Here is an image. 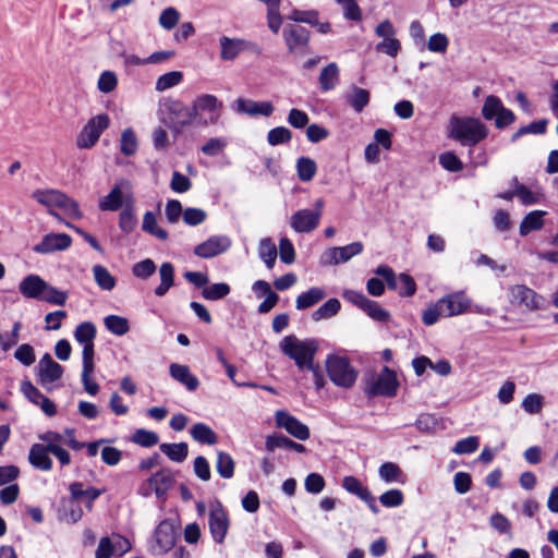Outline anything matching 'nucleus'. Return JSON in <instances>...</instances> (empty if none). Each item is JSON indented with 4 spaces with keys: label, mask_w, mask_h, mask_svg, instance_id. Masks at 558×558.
Masks as SVG:
<instances>
[{
    "label": "nucleus",
    "mask_w": 558,
    "mask_h": 558,
    "mask_svg": "<svg viewBox=\"0 0 558 558\" xmlns=\"http://www.w3.org/2000/svg\"><path fill=\"white\" fill-rule=\"evenodd\" d=\"M508 292L510 303L515 306H523L529 311H536L544 304V298L524 284L511 286Z\"/></svg>",
    "instance_id": "13"
},
{
    "label": "nucleus",
    "mask_w": 558,
    "mask_h": 558,
    "mask_svg": "<svg viewBox=\"0 0 558 558\" xmlns=\"http://www.w3.org/2000/svg\"><path fill=\"white\" fill-rule=\"evenodd\" d=\"M132 441L144 448H150L158 444L157 433L144 428L136 429L132 436Z\"/></svg>",
    "instance_id": "51"
},
{
    "label": "nucleus",
    "mask_w": 558,
    "mask_h": 558,
    "mask_svg": "<svg viewBox=\"0 0 558 558\" xmlns=\"http://www.w3.org/2000/svg\"><path fill=\"white\" fill-rule=\"evenodd\" d=\"M379 502L387 508H396L403 504L404 497L400 489H389L378 498Z\"/></svg>",
    "instance_id": "58"
},
{
    "label": "nucleus",
    "mask_w": 558,
    "mask_h": 558,
    "mask_svg": "<svg viewBox=\"0 0 558 558\" xmlns=\"http://www.w3.org/2000/svg\"><path fill=\"white\" fill-rule=\"evenodd\" d=\"M480 447V438L477 436H470L457 441L452 448L456 454H469L475 452Z\"/></svg>",
    "instance_id": "55"
},
{
    "label": "nucleus",
    "mask_w": 558,
    "mask_h": 558,
    "mask_svg": "<svg viewBox=\"0 0 558 558\" xmlns=\"http://www.w3.org/2000/svg\"><path fill=\"white\" fill-rule=\"evenodd\" d=\"M363 243L357 241L344 246L327 248L320 255L319 264L323 266L344 264L352 257L361 254L363 252Z\"/></svg>",
    "instance_id": "12"
},
{
    "label": "nucleus",
    "mask_w": 558,
    "mask_h": 558,
    "mask_svg": "<svg viewBox=\"0 0 558 558\" xmlns=\"http://www.w3.org/2000/svg\"><path fill=\"white\" fill-rule=\"evenodd\" d=\"M329 379L338 387L351 388L357 378V372L345 356L329 354L326 360Z\"/></svg>",
    "instance_id": "4"
},
{
    "label": "nucleus",
    "mask_w": 558,
    "mask_h": 558,
    "mask_svg": "<svg viewBox=\"0 0 558 558\" xmlns=\"http://www.w3.org/2000/svg\"><path fill=\"white\" fill-rule=\"evenodd\" d=\"M47 282L38 275H27L19 284L20 293L27 299L41 300Z\"/></svg>",
    "instance_id": "22"
},
{
    "label": "nucleus",
    "mask_w": 558,
    "mask_h": 558,
    "mask_svg": "<svg viewBox=\"0 0 558 558\" xmlns=\"http://www.w3.org/2000/svg\"><path fill=\"white\" fill-rule=\"evenodd\" d=\"M94 279L97 286L105 291H111L116 284V278L109 272V270L101 265H95L93 267Z\"/></svg>",
    "instance_id": "42"
},
{
    "label": "nucleus",
    "mask_w": 558,
    "mask_h": 558,
    "mask_svg": "<svg viewBox=\"0 0 558 558\" xmlns=\"http://www.w3.org/2000/svg\"><path fill=\"white\" fill-rule=\"evenodd\" d=\"M324 201L317 198L313 209H299L290 218L291 228L298 233H310L314 231L323 215Z\"/></svg>",
    "instance_id": "6"
},
{
    "label": "nucleus",
    "mask_w": 558,
    "mask_h": 558,
    "mask_svg": "<svg viewBox=\"0 0 558 558\" xmlns=\"http://www.w3.org/2000/svg\"><path fill=\"white\" fill-rule=\"evenodd\" d=\"M378 475L385 483H401L405 482V474L400 466L395 462H384L378 469Z\"/></svg>",
    "instance_id": "32"
},
{
    "label": "nucleus",
    "mask_w": 558,
    "mask_h": 558,
    "mask_svg": "<svg viewBox=\"0 0 558 558\" xmlns=\"http://www.w3.org/2000/svg\"><path fill=\"white\" fill-rule=\"evenodd\" d=\"M182 80L183 73L181 71L167 72L158 77L155 88L158 92H165L180 84Z\"/></svg>",
    "instance_id": "48"
},
{
    "label": "nucleus",
    "mask_w": 558,
    "mask_h": 558,
    "mask_svg": "<svg viewBox=\"0 0 558 558\" xmlns=\"http://www.w3.org/2000/svg\"><path fill=\"white\" fill-rule=\"evenodd\" d=\"M110 119L107 113L93 117L76 137V146L89 149L98 142L101 133L109 126Z\"/></svg>",
    "instance_id": "8"
},
{
    "label": "nucleus",
    "mask_w": 558,
    "mask_h": 558,
    "mask_svg": "<svg viewBox=\"0 0 558 558\" xmlns=\"http://www.w3.org/2000/svg\"><path fill=\"white\" fill-rule=\"evenodd\" d=\"M72 244V238L66 233H49L36 244L33 250L39 254H49L57 251H65Z\"/></svg>",
    "instance_id": "20"
},
{
    "label": "nucleus",
    "mask_w": 558,
    "mask_h": 558,
    "mask_svg": "<svg viewBox=\"0 0 558 558\" xmlns=\"http://www.w3.org/2000/svg\"><path fill=\"white\" fill-rule=\"evenodd\" d=\"M179 19L180 13L178 12V10L173 7H169L160 13L159 25L162 28L170 31L178 24Z\"/></svg>",
    "instance_id": "63"
},
{
    "label": "nucleus",
    "mask_w": 558,
    "mask_h": 558,
    "mask_svg": "<svg viewBox=\"0 0 558 558\" xmlns=\"http://www.w3.org/2000/svg\"><path fill=\"white\" fill-rule=\"evenodd\" d=\"M362 311L365 312L373 320L378 323H387L390 318L389 312L380 307V305L373 300H369L365 308Z\"/></svg>",
    "instance_id": "56"
},
{
    "label": "nucleus",
    "mask_w": 558,
    "mask_h": 558,
    "mask_svg": "<svg viewBox=\"0 0 558 558\" xmlns=\"http://www.w3.org/2000/svg\"><path fill=\"white\" fill-rule=\"evenodd\" d=\"M340 308V301L336 298H331L312 313V319L314 322L329 319L336 316L339 313Z\"/></svg>",
    "instance_id": "37"
},
{
    "label": "nucleus",
    "mask_w": 558,
    "mask_h": 558,
    "mask_svg": "<svg viewBox=\"0 0 558 558\" xmlns=\"http://www.w3.org/2000/svg\"><path fill=\"white\" fill-rule=\"evenodd\" d=\"M219 45L220 59L223 61H233L244 51H250L255 54L262 53V48L258 44L243 38L221 36L219 38Z\"/></svg>",
    "instance_id": "9"
},
{
    "label": "nucleus",
    "mask_w": 558,
    "mask_h": 558,
    "mask_svg": "<svg viewBox=\"0 0 558 558\" xmlns=\"http://www.w3.org/2000/svg\"><path fill=\"white\" fill-rule=\"evenodd\" d=\"M342 487L350 494L356 496L364 501L373 513L379 512L376 498L373 496L371 490L362 484V482L352 475L344 476L342 478Z\"/></svg>",
    "instance_id": "18"
},
{
    "label": "nucleus",
    "mask_w": 558,
    "mask_h": 558,
    "mask_svg": "<svg viewBox=\"0 0 558 558\" xmlns=\"http://www.w3.org/2000/svg\"><path fill=\"white\" fill-rule=\"evenodd\" d=\"M336 2L342 5L343 15L349 21H361L362 11L355 0H336Z\"/></svg>",
    "instance_id": "61"
},
{
    "label": "nucleus",
    "mask_w": 558,
    "mask_h": 558,
    "mask_svg": "<svg viewBox=\"0 0 558 558\" xmlns=\"http://www.w3.org/2000/svg\"><path fill=\"white\" fill-rule=\"evenodd\" d=\"M69 490L71 494L70 504L84 502L89 509L93 502L104 493V489H98L93 486L84 487L81 482L70 484Z\"/></svg>",
    "instance_id": "23"
},
{
    "label": "nucleus",
    "mask_w": 558,
    "mask_h": 558,
    "mask_svg": "<svg viewBox=\"0 0 558 558\" xmlns=\"http://www.w3.org/2000/svg\"><path fill=\"white\" fill-rule=\"evenodd\" d=\"M120 150L125 156H132L137 150V138L132 129H125L121 134Z\"/></svg>",
    "instance_id": "53"
},
{
    "label": "nucleus",
    "mask_w": 558,
    "mask_h": 558,
    "mask_svg": "<svg viewBox=\"0 0 558 558\" xmlns=\"http://www.w3.org/2000/svg\"><path fill=\"white\" fill-rule=\"evenodd\" d=\"M231 291V288L226 282H217L210 286H206L202 290V296L207 301H218L226 298Z\"/></svg>",
    "instance_id": "46"
},
{
    "label": "nucleus",
    "mask_w": 558,
    "mask_h": 558,
    "mask_svg": "<svg viewBox=\"0 0 558 558\" xmlns=\"http://www.w3.org/2000/svg\"><path fill=\"white\" fill-rule=\"evenodd\" d=\"M63 372V366L57 363L49 353L41 356L36 367L37 379L41 386L59 380Z\"/></svg>",
    "instance_id": "17"
},
{
    "label": "nucleus",
    "mask_w": 558,
    "mask_h": 558,
    "mask_svg": "<svg viewBox=\"0 0 558 558\" xmlns=\"http://www.w3.org/2000/svg\"><path fill=\"white\" fill-rule=\"evenodd\" d=\"M137 225L136 199L134 195H129L128 204L119 214V228L124 234H130L136 229Z\"/></svg>",
    "instance_id": "24"
},
{
    "label": "nucleus",
    "mask_w": 558,
    "mask_h": 558,
    "mask_svg": "<svg viewBox=\"0 0 558 558\" xmlns=\"http://www.w3.org/2000/svg\"><path fill=\"white\" fill-rule=\"evenodd\" d=\"M160 284L155 288L154 293L157 296H163L174 284V267L171 263H162L159 268Z\"/></svg>",
    "instance_id": "31"
},
{
    "label": "nucleus",
    "mask_w": 558,
    "mask_h": 558,
    "mask_svg": "<svg viewBox=\"0 0 558 558\" xmlns=\"http://www.w3.org/2000/svg\"><path fill=\"white\" fill-rule=\"evenodd\" d=\"M129 195H134L129 180L121 179L111 187L110 192L101 197L98 207L101 211H117L128 204Z\"/></svg>",
    "instance_id": "7"
},
{
    "label": "nucleus",
    "mask_w": 558,
    "mask_h": 558,
    "mask_svg": "<svg viewBox=\"0 0 558 558\" xmlns=\"http://www.w3.org/2000/svg\"><path fill=\"white\" fill-rule=\"evenodd\" d=\"M318 83L320 90L326 93L336 88L339 84V66L331 62L320 71Z\"/></svg>",
    "instance_id": "30"
},
{
    "label": "nucleus",
    "mask_w": 558,
    "mask_h": 558,
    "mask_svg": "<svg viewBox=\"0 0 558 558\" xmlns=\"http://www.w3.org/2000/svg\"><path fill=\"white\" fill-rule=\"evenodd\" d=\"M288 19L293 22H296V23H306L310 25H317L318 24V12L315 10L301 11V10L294 9L288 15Z\"/></svg>",
    "instance_id": "59"
},
{
    "label": "nucleus",
    "mask_w": 558,
    "mask_h": 558,
    "mask_svg": "<svg viewBox=\"0 0 558 558\" xmlns=\"http://www.w3.org/2000/svg\"><path fill=\"white\" fill-rule=\"evenodd\" d=\"M182 533V525H157L148 542V550L155 556L168 553Z\"/></svg>",
    "instance_id": "5"
},
{
    "label": "nucleus",
    "mask_w": 558,
    "mask_h": 558,
    "mask_svg": "<svg viewBox=\"0 0 558 558\" xmlns=\"http://www.w3.org/2000/svg\"><path fill=\"white\" fill-rule=\"evenodd\" d=\"M275 420L279 428H284L288 434L299 440H306L311 436L308 426L284 410H278Z\"/></svg>",
    "instance_id": "16"
},
{
    "label": "nucleus",
    "mask_w": 558,
    "mask_h": 558,
    "mask_svg": "<svg viewBox=\"0 0 558 558\" xmlns=\"http://www.w3.org/2000/svg\"><path fill=\"white\" fill-rule=\"evenodd\" d=\"M157 269L155 262L150 258H145L141 262H137L132 267V274L134 277L138 279H148L151 277Z\"/></svg>",
    "instance_id": "52"
},
{
    "label": "nucleus",
    "mask_w": 558,
    "mask_h": 558,
    "mask_svg": "<svg viewBox=\"0 0 558 558\" xmlns=\"http://www.w3.org/2000/svg\"><path fill=\"white\" fill-rule=\"evenodd\" d=\"M317 165L314 159L302 156L296 160V173L302 182H310L316 175Z\"/></svg>",
    "instance_id": "39"
},
{
    "label": "nucleus",
    "mask_w": 558,
    "mask_h": 558,
    "mask_svg": "<svg viewBox=\"0 0 558 558\" xmlns=\"http://www.w3.org/2000/svg\"><path fill=\"white\" fill-rule=\"evenodd\" d=\"M371 99L369 92L357 86L352 87V93L347 96V102L357 113L362 112Z\"/></svg>",
    "instance_id": "35"
},
{
    "label": "nucleus",
    "mask_w": 558,
    "mask_h": 558,
    "mask_svg": "<svg viewBox=\"0 0 558 558\" xmlns=\"http://www.w3.org/2000/svg\"><path fill=\"white\" fill-rule=\"evenodd\" d=\"M231 244V239L228 235H211L206 241L197 244L193 253L197 257L209 259L227 252Z\"/></svg>",
    "instance_id": "15"
},
{
    "label": "nucleus",
    "mask_w": 558,
    "mask_h": 558,
    "mask_svg": "<svg viewBox=\"0 0 558 558\" xmlns=\"http://www.w3.org/2000/svg\"><path fill=\"white\" fill-rule=\"evenodd\" d=\"M439 163L444 169L450 172H458L463 169V163L459 157L452 153L447 151L439 156Z\"/></svg>",
    "instance_id": "64"
},
{
    "label": "nucleus",
    "mask_w": 558,
    "mask_h": 558,
    "mask_svg": "<svg viewBox=\"0 0 558 558\" xmlns=\"http://www.w3.org/2000/svg\"><path fill=\"white\" fill-rule=\"evenodd\" d=\"M292 140V132L286 126H276L268 131L267 142L271 146L287 144Z\"/></svg>",
    "instance_id": "50"
},
{
    "label": "nucleus",
    "mask_w": 558,
    "mask_h": 558,
    "mask_svg": "<svg viewBox=\"0 0 558 558\" xmlns=\"http://www.w3.org/2000/svg\"><path fill=\"white\" fill-rule=\"evenodd\" d=\"M14 357L24 366H31L36 361L35 350L28 343H23L14 352Z\"/></svg>",
    "instance_id": "60"
},
{
    "label": "nucleus",
    "mask_w": 558,
    "mask_h": 558,
    "mask_svg": "<svg viewBox=\"0 0 558 558\" xmlns=\"http://www.w3.org/2000/svg\"><path fill=\"white\" fill-rule=\"evenodd\" d=\"M49 453L50 451L44 445L34 444L28 452V461L37 470L50 471L53 463Z\"/></svg>",
    "instance_id": "28"
},
{
    "label": "nucleus",
    "mask_w": 558,
    "mask_h": 558,
    "mask_svg": "<svg viewBox=\"0 0 558 558\" xmlns=\"http://www.w3.org/2000/svg\"><path fill=\"white\" fill-rule=\"evenodd\" d=\"M258 254L268 269H271L276 263L277 248L271 239H262L258 245Z\"/></svg>",
    "instance_id": "44"
},
{
    "label": "nucleus",
    "mask_w": 558,
    "mask_h": 558,
    "mask_svg": "<svg viewBox=\"0 0 558 558\" xmlns=\"http://www.w3.org/2000/svg\"><path fill=\"white\" fill-rule=\"evenodd\" d=\"M326 296V291L320 287H312L306 292H302L295 300V307L299 311L310 308Z\"/></svg>",
    "instance_id": "29"
},
{
    "label": "nucleus",
    "mask_w": 558,
    "mask_h": 558,
    "mask_svg": "<svg viewBox=\"0 0 558 558\" xmlns=\"http://www.w3.org/2000/svg\"><path fill=\"white\" fill-rule=\"evenodd\" d=\"M234 465V460L229 453L225 451L217 453L216 470L222 478L229 480L233 476Z\"/></svg>",
    "instance_id": "47"
},
{
    "label": "nucleus",
    "mask_w": 558,
    "mask_h": 558,
    "mask_svg": "<svg viewBox=\"0 0 558 558\" xmlns=\"http://www.w3.org/2000/svg\"><path fill=\"white\" fill-rule=\"evenodd\" d=\"M207 218V214L205 210L196 207H187L183 210V221L187 226H198L203 223Z\"/></svg>",
    "instance_id": "62"
},
{
    "label": "nucleus",
    "mask_w": 558,
    "mask_h": 558,
    "mask_svg": "<svg viewBox=\"0 0 558 558\" xmlns=\"http://www.w3.org/2000/svg\"><path fill=\"white\" fill-rule=\"evenodd\" d=\"M190 434L195 441L203 445H215L218 441L217 434L205 423L194 424Z\"/></svg>",
    "instance_id": "33"
},
{
    "label": "nucleus",
    "mask_w": 558,
    "mask_h": 558,
    "mask_svg": "<svg viewBox=\"0 0 558 558\" xmlns=\"http://www.w3.org/2000/svg\"><path fill=\"white\" fill-rule=\"evenodd\" d=\"M440 306L445 312V317L462 314L470 306V300L464 293L458 292L440 299Z\"/></svg>",
    "instance_id": "26"
},
{
    "label": "nucleus",
    "mask_w": 558,
    "mask_h": 558,
    "mask_svg": "<svg viewBox=\"0 0 558 558\" xmlns=\"http://www.w3.org/2000/svg\"><path fill=\"white\" fill-rule=\"evenodd\" d=\"M63 193L59 190H36L32 197L46 207H58L61 205Z\"/></svg>",
    "instance_id": "40"
},
{
    "label": "nucleus",
    "mask_w": 558,
    "mask_h": 558,
    "mask_svg": "<svg viewBox=\"0 0 558 558\" xmlns=\"http://www.w3.org/2000/svg\"><path fill=\"white\" fill-rule=\"evenodd\" d=\"M502 101L495 95H489L484 99L483 107L481 110L482 117L486 121H493L498 111L501 109Z\"/></svg>",
    "instance_id": "49"
},
{
    "label": "nucleus",
    "mask_w": 558,
    "mask_h": 558,
    "mask_svg": "<svg viewBox=\"0 0 558 558\" xmlns=\"http://www.w3.org/2000/svg\"><path fill=\"white\" fill-rule=\"evenodd\" d=\"M265 448L268 451H275L276 449H286L295 451L298 453L307 452V449L304 445L295 442L289 437L281 434H272L267 436L265 441Z\"/></svg>",
    "instance_id": "27"
},
{
    "label": "nucleus",
    "mask_w": 558,
    "mask_h": 558,
    "mask_svg": "<svg viewBox=\"0 0 558 558\" xmlns=\"http://www.w3.org/2000/svg\"><path fill=\"white\" fill-rule=\"evenodd\" d=\"M279 348L286 356L294 361L300 371H304L312 369L319 345L316 339L300 340L296 336L289 335L283 337Z\"/></svg>",
    "instance_id": "2"
},
{
    "label": "nucleus",
    "mask_w": 558,
    "mask_h": 558,
    "mask_svg": "<svg viewBox=\"0 0 558 558\" xmlns=\"http://www.w3.org/2000/svg\"><path fill=\"white\" fill-rule=\"evenodd\" d=\"M232 109L238 113L247 114L250 117H255L258 114L269 117L275 110L270 101L257 102L252 99L241 97L233 102Z\"/></svg>",
    "instance_id": "21"
},
{
    "label": "nucleus",
    "mask_w": 558,
    "mask_h": 558,
    "mask_svg": "<svg viewBox=\"0 0 558 558\" xmlns=\"http://www.w3.org/2000/svg\"><path fill=\"white\" fill-rule=\"evenodd\" d=\"M191 107L195 125L207 126L218 122L223 104L215 95L202 94L193 100Z\"/></svg>",
    "instance_id": "3"
},
{
    "label": "nucleus",
    "mask_w": 558,
    "mask_h": 558,
    "mask_svg": "<svg viewBox=\"0 0 558 558\" xmlns=\"http://www.w3.org/2000/svg\"><path fill=\"white\" fill-rule=\"evenodd\" d=\"M311 32L299 24H287L282 37L290 53H304L308 47Z\"/></svg>",
    "instance_id": "11"
},
{
    "label": "nucleus",
    "mask_w": 558,
    "mask_h": 558,
    "mask_svg": "<svg viewBox=\"0 0 558 558\" xmlns=\"http://www.w3.org/2000/svg\"><path fill=\"white\" fill-rule=\"evenodd\" d=\"M169 374L189 391H195L199 387L198 378L191 373L187 365L171 363L169 366Z\"/></svg>",
    "instance_id": "25"
},
{
    "label": "nucleus",
    "mask_w": 558,
    "mask_h": 558,
    "mask_svg": "<svg viewBox=\"0 0 558 558\" xmlns=\"http://www.w3.org/2000/svg\"><path fill=\"white\" fill-rule=\"evenodd\" d=\"M447 135L462 146L474 147L488 136V129L478 118L452 116Z\"/></svg>",
    "instance_id": "1"
},
{
    "label": "nucleus",
    "mask_w": 558,
    "mask_h": 558,
    "mask_svg": "<svg viewBox=\"0 0 558 558\" xmlns=\"http://www.w3.org/2000/svg\"><path fill=\"white\" fill-rule=\"evenodd\" d=\"M426 368H430L440 376H448L452 372L451 364L448 360L441 359L433 362L429 357L421 355V376L424 375Z\"/></svg>",
    "instance_id": "41"
},
{
    "label": "nucleus",
    "mask_w": 558,
    "mask_h": 558,
    "mask_svg": "<svg viewBox=\"0 0 558 558\" xmlns=\"http://www.w3.org/2000/svg\"><path fill=\"white\" fill-rule=\"evenodd\" d=\"M142 230L161 241H166L169 238L168 231L158 227L156 216L153 211H146L144 214Z\"/></svg>",
    "instance_id": "36"
},
{
    "label": "nucleus",
    "mask_w": 558,
    "mask_h": 558,
    "mask_svg": "<svg viewBox=\"0 0 558 558\" xmlns=\"http://www.w3.org/2000/svg\"><path fill=\"white\" fill-rule=\"evenodd\" d=\"M399 383L396 373L388 366H384L381 373L366 387L368 397L392 398L397 395Z\"/></svg>",
    "instance_id": "10"
},
{
    "label": "nucleus",
    "mask_w": 558,
    "mask_h": 558,
    "mask_svg": "<svg viewBox=\"0 0 558 558\" xmlns=\"http://www.w3.org/2000/svg\"><path fill=\"white\" fill-rule=\"evenodd\" d=\"M175 482V473L169 468H162L156 473L151 474L147 484L154 490L157 498L161 499L167 496L168 490Z\"/></svg>",
    "instance_id": "19"
},
{
    "label": "nucleus",
    "mask_w": 558,
    "mask_h": 558,
    "mask_svg": "<svg viewBox=\"0 0 558 558\" xmlns=\"http://www.w3.org/2000/svg\"><path fill=\"white\" fill-rule=\"evenodd\" d=\"M547 120L534 121L527 125L521 126L511 136V142L518 141L521 136L526 134H544L546 132Z\"/></svg>",
    "instance_id": "54"
},
{
    "label": "nucleus",
    "mask_w": 558,
    "mask_h": 558,
    "mask_svg": "<svg viewBox=\"0 0 558 558\" xmlns=\"http://www.w3.org/2000/svg\"><path fill=\"white\" fill-rule=\"evenodd\" d=\"M162 113L161 122L184 121L195 124L192 107H187L179 99L166 98L160 102Z\"/></svg>",
    "instance_id": "14"
},
{
    "label": "nucleus",
    "mask_w": 558,
    "mask_h": 558,
    "mask_svg": "<svg viewBox=\"0 0 558 558\" xmlns=\"http://www.w3.org/2000/svg\"><path fill=\"white\" fill-rule=\"evenodd\" d=\"M546 213L542 210H533L529 213L520 223V234L526 235L531 231L539 230L544 226L543 217Z\"/></svg>",
    "instance_id": "38"
},
{
    "label": "nucleus",
    "mask_w": 558,
    "mask_h": 558,
    "mask_svg": "<svg viewBox=\"0 0 558 558\" xmlns=\"http://www.w3.org/2000/svg\"><path fill=\"white\" fill-rule=\"evenodd\" d=\"M159 449L169 460L177 463L183 462L189 454V445L184 441L178 444L163 442L159 446Z\"/></svg>",
    "instance_id": "34"
},
{
    "label": "nucleus",
    "mask_w": 558,
    "mask_h": 558,
    "mask_svg": "<svg viewBox=\"0 0 558 558\" xmlns=\"http://www.w3.org/2000/svg\"><path fill=\"white\" fill-rule=\"evenodd\" d=\"M105 327L114 336H124L130 330L129 320L119 315H108L104 319Z\"/></svg>",
    "instance_id": "43"
},
{
    "label": "nucleus",
    "mask_w": 558,
    "mask_h": 558,
    "mask_svg": "<svg viewBox=\"0 0 558 558\" xmlns=\"http://www.w3.org/2000/svg\"><path fill=\"white\" fill-rule=\"evenodd\" d=\"M97 329L94 323L83 322L78 324L74 330V338L80 344L94 342Z\"/></svg>",
    "instance_id": "45"
},
{
    "label": "nucleus",
    "mask_w": 558,
    "mask_h": 558,
    "mask_svg": "<svg viewBox=\"0 0 558 558\" xmlns=\"http://www.w3.org/2000/svg\"><path fill=\"white\" fill-rule=\"evenodd\" d=\"M68 300V293L65 291L58 290L57 288L47 284L44 295L40 301L63 306Z\"/></svg>",
    "instance_id": "57"
}]
</instances>
